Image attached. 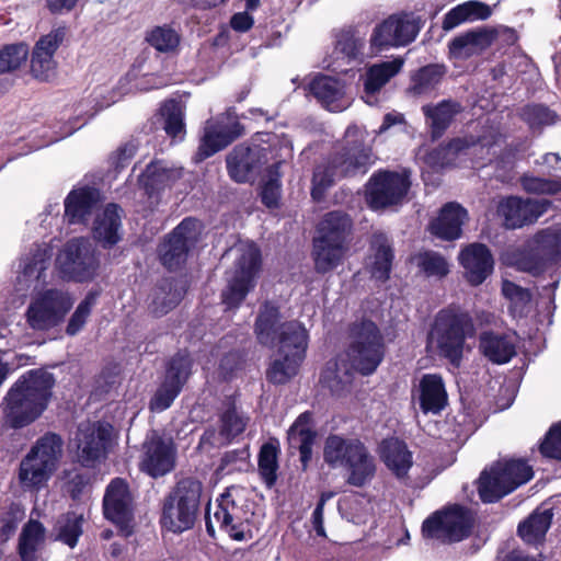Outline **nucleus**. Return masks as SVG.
<instances>
[{"mask_svg": "<svg viewBox=\"0 0 561 561\" xmlns=\"http://www.w3.org/2000/svg\"><path fill=\"white\" fill-rule=\"evenodd\" d=\"M335 171L342 179L365 175L375 163L371 147L357 128L348 127L344 144L329 154Z\"/></svg>", "mask_w": 561, "mask_h": 561, "instance_id": "obj_15", "label": "nucleus"}, {"mask_svg": "<svg viewBox=\"0 0 561 561\" xmlns=\"http://www.w3.org/2000/svg\"><path fill=\"white\" fill-rule=\"evenodd\" d=\"M227 147L228 146L225 144V135L219 134L206 122L203 128V136L201 137L199 145L194 156V161L202 162Z\"/></svg>", "mask_w": 561, "mask_h": 561, "instance_id": "obj_51", "label": "nucleus"}, {"mask_svg": "<svg viewBox=\"0 0 561 561\" xmlns=\"http://www.w3.org/2000/svg\"><path fill=\"white\" fill-rule=\"evenodd\" d=\"M141 451L139 469L153 479L168 474L175 467L173 443L156 432L145 439Z\"/></svg>", "mask_w": 561, "mask_h": 561, "instance_id": "obj_22", "label": "nucleus"}, {"mask_svg": "<svg viewBox=\"0 0 561 561\" xmlns=\"http://www.w3.org/2000/svg\"><path fill=\"white\" fill-rule=\"evenodd\" d=\"M519 118L528 126L533 133L541 134L546 127L554 125L559 115L543 103H528L524 105L518 113Z\"/></svg>", "mask_w": 561, "mask_h": 561, "instance_id": "obj_45", "label": "nucleus"}, {"mask_svg": "<svg viewBox=\"0 0 561 561\" xmlns=\"http://www.w3.org/2000/svg\"><path fill=\"white\" fill-rule=\"evenodd\" d=\"M83 516L77 514L75 511H69L62 514L57 523V539L70 548H75L82 535Z\"/></svg>", "mask_w": 561, "mask_h": 561, "instance_id": "obj_49", "label": "nucleus"}, {"mask_svg": "<svg viewBox=\"0 0 561 561\" xmlns=\"http://www.w3.org/2000/svg\"><path fill=\"white\" fill-rule=\"evenodd\" d=\"M458 259L463 267L465 278L471 286L481 285L493 273L494 257L484 243L474 242L466 245Z\"/></svg>", "mask_w": 561, "mask_h": 561, "instance_id": "obj_24", "label": "nucleus"}, {"mask_svg": "<svg viewBox=\"0 0 561 561\" xmlns=\"http://www.w3.org/2000/svg\"><path fill=\"white\" fill-rule=\"evenodd\" d=\"M25 516L24 508L20 503L11 502L0 513V542L4 543L11 539Z\"/></svg>", "mask_w": 561, "mask_h": 561, "instance_id": "obj_55", "label": "nucleus"}, {"mask_svg": "<svg viewBox=\"0 0 561 561\" xmlns=\"http://www.w3.org/2000/svg\"><path fill=\"white\" fill-rule=\"evenodd\" d=\"M524 192L534 195H557L561 192V178L547 179L526 172L519 176Z\"/></svg>", "mask_w": 561, "mask_h": 561, "instance_id": "obj_52", "label": "nucleus"}, {"mask_svg": "<svg viewBox=\"0 0 561 561\" xmlns=\"http://www.w3.org/2000/svg\"><path fill=\"white\" fill-rule=\"evenodd\" d=\"M203 224L194 217L184 218L169 232L158 248L161 264L171 272L181 270L188 257V252L198 242Z\"/></svg>", "mask_w": 561, "mask_h": 561, "instance_id": "obj_13", "label": "nucleus"}, {"mask_svg": "<svg viewBox=\"0 0 561 561\" xmlns=\"http://www.w3.org/2000/svg\"><path fill=\"white\" fill-rule=\"evenodd\" d=\"M473 522L468 507L453 504L430 515L422 524V535L443 542H459L471 535Z\"/></svg>", "mask_w": 561, "mask_h": 561, "instance_id": "obj_12", "label": "nucleus"}, {"mask_svg": "<svg viewBox=\"0 0 561 561\" xmlns=\"http://www.w3.org/2000/svg\"><path fill=\"white\" fill-rule=\"evenodd\" d=\"M419 20L408 13H394L377 23L369 37V49L378 55L390 48L405 47L417 36Z\"/></svg>", "mask_w": 561, "mask_h": 561, "instance_id": "obj_14", "label": "nucleus"}, {"mask_svg": "<svg viewBox=\"0 0 561 561\" xmlns=\"http://www.w3.org/2000/svg\"><path fill=\"white\" fill-rule=\"evenodd\" d=\"M468 219L469 214L463 206L457 202H448L431 221L430 231L438 239L454 241L461 237L462 226Z\"/></svg>", "mask_w": 561, "mask_h": 561, "instance_id": "obj_28", "label": "nucleus"}, {"mask_svg": "<svg viewBox=\"0 0 561 561\" xmlns=\"http://www.w3.org/2000/svg\"><path fill=\"white\" fill-rule=\"evenodd\" d=\"M341 368L337 360L328 362L320 375V382L328 388L332 394L340 396L346 386L352 382L353 374L345 369L343 376L340 375Z\"/></svg>", "mask_w": 561, "mask_h": 561, "instance_id": "obj_53", "label": "nucleus"}, {"mask_svg": "<svg viewBox=\"0 0 561 561\" xmlns=\"http://www.w3.org/2000/svg\"><path fill=\"white\" fill-rule=\"evenodd\" d=\"M271 149L257 144L241 142L226 156V169L229 178L239 184L255 180L262 168L268 162Z\"/></svg>", "mask_w": 561, "mask_h": 561, "instance_id": "obj_20", "label": "nucleus"}, {"mask_svg": "<svg viewBox=\"0 0 561 561\" xmlns=\"http://www.w3.org/2000/svg\"><path fill=\"white\" fill-rule=\"evenodd\" d=\"M56 265L64 279L82 283L94 277L99 262L88 240L73 238L64 245Z\"/></svg>", "mask_w": 561, "mask_h": 561, "instance_id": "obj_17", "label": "nucleus"}, {"mask_svg": "<svg viewBox=\"0 0 561 561\" xmlns=\"http://www.w3.org/2000/svg\"><path fill=\"white\" fill-rule=\"evenodd\" d=\"M416 265L426 277L444 278L449 272V263L439 252L424 250L415 255Z\"/></svg>", "mask_w": 561, "mask_h": 561, "instance_id": "obj_50", "label": "nucleus"}, {"mask_svg": "<svg viewBox=\"0 0 561 561\" xmlns=\"http://www.w3.org/2000/svg\"><path fill=\"white\" fill-rule=\"evenodd\" d=\"M422 112L430 128L432 139L437 140L450 127L455 117L462 112V105L456 100L446 99L437 104L423 105Z\"/></svg>", "mask_w": 561, "mask_h": 561, "instance_id": "obj_33", "label": "nucleus"}, {"mask_svg": "<svg viewBox=\"0 0 561 561\" xmlns=\"http://www.w3.org/2000/svg\"><path fill=\"white\" fill-rule=\"evenodd\" d=\"M187 291L186 283L176 277H163L156 284L148 305L150 314L161 318L176 308Z\"/></svg>", "mask_w": 561, "mask_h": 561, "instance_id": "obj_26", "label": "nucleus"}, {"mask_svg": "<svg viewBox=\"0 0 561 561\" xmlns=\"http://www.w3.org/2000/svg\"><path fill=\"white\" fill-rule=\"evenodd\" d=\"M494 38V32L486 27L471 28L455 36L448 50L455 58H468L490 47Z\"/></svg>", "mask_w": 561, "mask_h": 561, "instance_id": "obj_34", "label": "nucleus"}, {"mask_svg": "<svg viewBox=\"0 0 561 561\" xmlns=\"http://www.w3.org/2000/svg\"><path fill=\"white\" fill-rule=\"evenodd\" d=\"M551 510H535L527 518L518 524L517 535L526 542L536 545L546 537L552 523Z\"/></svg>", "mask_w": 561, "mask_h": 561, "instance_id": "obj_42", "label": "nucleus"}, {"mask_svg": "<svg viewBox=\"0 0 561 561\" xmlns=\"http://www.w3.org/2000/svg\"><path fill=\"white\" fill-rule=\"evenodd\" d=\"M350 343L345 351L351 369L362 376L373 375L386 355L383 335L370 319L363 318L351 323Z\"/></svg>", "mask_w": 561, "mask_h": 561, "instance_id": "obj_5", "label": "nucleus"}, {"mask_svg": "<svg viewBox=\"0 0 561 561\" xmlns=\"http://www.w3.org/2000/svg\"><path fill=\"white\" fill-rule=\"evenodd\" d=\"M100 201L96 188L83 186L73 188L65 198V216L69 224H81L92 214Z\"/></svg>", "mask_w": 561, "mask_h": 561, "instance_id": "obj_35", "label": "nucleus"}, {"mask_svg": "<svg viewBox=\"0 0 561 561\" xmlns=\"http://www.w3.org/2000/svg\"><path fill=\"white\" fill-rule=\"evenodd\" d=\"M276 343L278 354H290L298 360H304L308 347V332L298 321H287L280 324Z\"/></svg>", "mask_w": 561, "mask_h": 561, "instance_id": "obj_37", "label": "nucleus"}, {"mask_svg": "<svg viewBox=\"0 0 561 561\" xmlns=\"http://www.w3.org/2000/svg\"><path fill=\"white\" fill-rule=\"evenodd\" d=\"M220 435L227 438H234L245 430V423L238 415L234 407L228 408L220 415Z\"/></svg>", "mask_w": 561, "mask_h": 561, "instance_id": "obj_64", "label": "nucleus"}, {"mask_svg": "<svg viewBox=\"0 0 561 561\" xmlns=\"http://www.w3.org/2000/svg\"><path fill=\"white\" fill-rule=\"evenodd\" d=\"M94 304L95 295L93 293H89L71 314L66 327L67 335L73 336L83 329Z\"/></svg>", "mask_w": 561, "mask_h": 561, "instance_id": "obj_60", "label": "nucleus"}, {"mask_svg": "<svg viewBox=\"0 0 561 561\" xmlns=\"http://www.w3.org/2000/svg\"><path fill=\"white\" fill-rule=\"evenodd\" d=\"M534 477L533 467L525 459L496 461L489 471L481 472L478 493L483 503H495Z\"/></svg>", "mask_w": 561, "mask_h": 561, "instance_id": "obj_9", "label": "nucleus"}, {"mask_svg": "<svg viewBox=\"0 0 561 561\" xmlns=\"http://www.w3.org/2000/svg\"><path fill=\"white\" fill-rule=\"evenodd\" d=\"M279 308L270 301H265L260 308L254 322V333L259 344L274 347L280 331Z\"/></svg>", "mask_w": 561, "mask_h": 561, "instance_id": "obj_38", "label": "nucleus"}, {"mask_svg": "<svg viewBox=\"0 0 561 561\" xmlns=\"http://www.w3.org/2000/svg\"><path fill=\"white\" fill-rule=\"evenodd\" d=\"M261 270V250L252 244L236 259L232 274L221 291V302L228 310L240 308L247 296L255 288Z\"/></svg>", "mask_w": 561, "mask_h": 561, "instance_id": "obj_10", "label": "nucleus"}, {"mask_svg": "<svg viewBox=\"0 0 561 561\" xmlns=\"http://www.w3.org/2000/svg\"><path fill=\"white\" fill-rule=\"evenodd\" d=\"M194 359L186 348L175 352L164 364V371L157 390L149 401L152 412L169 409L182 392L193 374Z\"/></svg>", "mask_w": 561, "mask_h": 561, "instance_id": "obj_11", "label": "nucleus"}, {"mask_svg": "<svg viewBox=\"0 0 561 561\" xmlns=\"http://www.w3.org/2000/svg\"><path fill=\"white\" fill-rule=\"evenodd\" d=\"M552 205L549 199L523 198L511 195L500 201L497 214L507 229H518L538 220Z\"/></svg>", "mask_w": 561, "mask_h": 561, "instance_id": "obj_21", "label": "nucleus"}, {"mask_svg": "<svg viewBox=\"0 0 561 561\" xmlns=\"http://www.w3.org/2000/svg\"><path fill=\"white\" fill-rule=\"evenodd\" d=\"M539 453L545 458L561 460V422L550 426L539 445Z\"/></svg>", "mask_w": 561, "mask_h": 561, "instance_id": "obj_61", "label": "nucleus"}, {"mask_svg": "<svg viewBox=\"0 0 561 561\" xmlns=\"http://www.w3.org/2000/svg\"><path fill=\"white\" fill-rule=\"evenodd\" d=\"M512 264L534 276L561 262V228L539 230L520 248L511 253Z\"/></svg>", "mask_w": 561, "mask_h": 561, "instance_id": "obj_8", "label": "nucleus"}, {"mask_svg": "<svg viewBox=\"0 0 561 561\" xmlns=\"http://www.w3.org/2000/svg\"><path fill=\"white\" fill-rule=\"evenodd\" d=\"M56 379L44 369H31L18 378L4 397L5 422L11 428H23L35 422L47 409Z\"/></svg>", "mask_w": 561, "mask_h": 561, "instance_id": "obj_1", "label": "nucleus"}, {"mask_svg": "<svg viewBox=\"0 0 561 561\" xmlns=\"http://www.w3.org/2000/svg\"><path fill=\"white\" fill-rule=\"evenodd\" d=\"M27 56L28 46L24 43L9 44L0 48V95L12 87V80L3 76L19 69Z\"/></svg>", "mask_w": 561, "mask_h": 561, "instance_id": "obj_43", "label": "nucleus"}, {"mask_svg": "<svg viewBox=\"0 0 561 561\" xmlns=\"http://www.w3.org/2000/svg\"><path fill=\"white\" fill-rule=\"evenodd\" d=\"M148 44L161 53L174 50L180 44V35L169 25L154 26L147 33Z\"/></svg>", "mask_w": 561, "mask_h": 561, "instance_id": "obj_56", "label": "nucleus"}, {"mask_svg": "<svg viewBox=\"0 0 561 561\" xmlns=\"http://www.w3.org/2000/svg\"><path fill=\"white\" fill-rule=\"evenodd\" d=\"M181 176L179 169L168 168L162 161L154 160L138 176V186L148 199L159 201L161 193L172 187Z\"/></svg>", "mask_w": 561, "mask_h": 561, "instance_id": "obj_27", "label": "nucleus"}, {"mask_svg": "<svg viewBox=\"0 0 561 561\" xmlns=\"http://www.w3.org/2000/svg\"><path fill=\"white\" fill-rule=\"evenodd\" d=\"M77 442L78 462L84 468H94L106 458L111 444V432L101 423L89 424L79 428Z\"/></svg>", "mask_w": 561, "mask_h": 561, "instance_id": "obj_23", "label": "nucleus"}, {"mask_svg": "<svg viewBox=\"0 0 561 561\" xmlns=\"http://www.w3.org/2000/svg\"><path fill=\"white\" fill-rule=\"evenodd\" d=\"M404 60L401 57L390 61H381L370 66L366 71L364 80V92L366 95L378 93L393 77L402 69Z\"/></svg>", "mask_w": 561, "mask_h": 561, "instance_id": "obj_41", "label": "nucleus"}, {"mask_svg": "<svg viewBox=\"0 0 561 561\" xmlns=\"http://www.w3.org/2000/svg\"><path fill=\"white\" fill-rule=\"evenodd\" d=\"M323 460L332 469H343L345 482L355 488L368 485L377 472L375 457L357 437L330 434L324 440Z\"/></svg>", "mask_w": 561, "mask_h": 561, "instance_id": "obj_2", "label": "nucleus"}, {"mask_svg": "<svg viewBox=\"0 0 561 561\" xmlns=\"http://www.w3.org/2000/svg\"><path fill=\"white\" fill-rule=\"evenodd\" d=\"M476 324L468 311L444 308L435 317L432 334L444 358L458 366L463 357L466 340L476 335Z\"/></svg>", "mask_w": 561, "mask_h": 561, "instance_id": "obj_6", "label": "nucleus"}, {"mask_svg": "<svg viewBox=\"0 0 561 561\" xmlns=\"http://www.w3.org/2000/svg\"><path fill=\"white\" fill-rule=\"evenodd\" d=\"M214 517L220 529L225 530L233 540H244L249 529L247 512L236 503L227 491L217 499V508Z\"/></svg>", "mask_w": 561, "mask_h": 561, "instance_id": "obj_25", "label": "nucleus"}, {"mask_svg": "<svg viewBox=\"0 0 561 561\" xmlns=\"http://www.w3.org/2000/svg\"><path fill=\"white\" fill-rule=\"evenodd\" d=\"M410 172L380 169L366 184V201L371 209H385L401 204L411 187Z\"/></svg>", "mask_w": 561, "mask_h": 561, "instance_id": "obj_16", "label": "nucleus"}, {"mask_svg": "<svg viewBox=\"0 0 561 561\" xmlns=\"http://www.w3.org/2000/svg\"><path fill=\"white\" fill-rule=\"evenodd\" d=\"M312 416L311 411L302 412L287 431L289 448L299 451V461L304 471L311 462L312 447L317 438V432L311 427Z\"/></svg>", "mask_w": 561, "mask_h": 561, "instance_id": "obj_29", "label": "nucleus"}, {"mask_svg": "<svg viewBox=\"0 0 561 561\" xmlns=\"http://www.w3.org/2000/svg\"><path fill=\"white\" fill-rule=\"evenodd\" d=\"M378 450L381 461L397 479L408 478L413 455L403 439L396 436L383 438Z\"/></svg>", "mask_w": 561, "mask_h": 561, "instance_id": "obj_30", "label": "nucleus"}, {"mask_svg": "<svg viewBox=\"0 0 561 561\" xmlns=\"http://www.w3.org/2000/svg\"><path fill=\"white\" fill-rule=\"evenodd\" d=\"M419 405L424 414H440L448 404V394L440 375L425 374L419 383Z\"/></svg>", "mask_w": 561, "mask_h": 561, "instance_id": "obj_31", "label": "nucleus"}, {"mask_svg": "<svg viewBox=\"0 0 561 561\" xmlns=\"http://www.w3.org/2000/svg\"><path fill=\"white\" fill-rule=\"evenodd\" d=\"M280 357L274 359L266 369V380L272 385H285L289 382L299 371L304 360L294 358L290 354H278Z\"/></svg>", "mask_w": 561, "mask_h": 561, "instance_id": "obj_46", "label": "nucleus"}, {"mask_svg": "<svg viewBox=\"0 0 561 561\" xmlns=\"http://www.w3.org/2000/svg\"><path fill=\"white\" fill-rule=\"evenodd\" d=\"M342 180L335 171L330 157L323 163L318 164L311 180V197L314 202H321L325 197L327 191L332 187L336 181Z\"/></svg>", "mask_w": 561, "mask_h": 561, "instance_id": "obj_48", "label": "nucleus"}, {"mask_svg": "<svg viewBox=\"0 0 561 561\" xmlns=\"http://www.w3.org/2000/svg\"><path fill=\"white\" fill-rule=\"evenodd\" d=\"M479 351L491 363L497 365L508 363L516 355L515 344L510 336L492 330L480 333Z\"/></svg>", "mask_w": 561, "mask_h": 561, "instance_id": "obj_36", "label": "nucleus"}, {"mask_svg": "<svg viewBox=\"0 0 561 561\" xmlns=\"http://www.w3.org/2000/svg\"><path fill=\"white\" fill-rule=\"evenodd\" d=\"M202 496L203 483L197 478L178 480L163 497L161 527L174 534L192 529L201 513Z\"/></svg>", "mask_w": 561, "mask_h": 561, "instance_id": "obj_4", "label": "nucleus"}, {"mask_svg": "<svg viewBox=\"0 0 561 561\" xmlns=\"http://www.w3.org/2000/svg\"><path fill=\"white\" fill-rule=\"evenodd\" d=\"M309 91L325 108L341 110L339 102L343 99L345 91L344 84L339 79L319 75L310 82Z\"/></svg>", "mask_w": 561, "mask_h": 561, "instance_id": "obj_40", "label": "nucleus"}, {"mask_svg": "<svg viewBox=\"0 0 561 561\" xmlns=\"http://www.w3.org/2000/svg\"><path fill=\"white\" fill-rule=\"evenodd\" d=\"M210 124L219 134L225 135V144L231 145L236 139L240 138L244 134V126L240 123L238 117L229 111L219 115L216 118H209L206 121Z\"/></svg>", "mask_w": 561, "mask_h": 561, "instance_id": "obj_58", "label": "nucleus"}, {"mask_svg": "<svg viewBox=\"0 0 561 561\" xmlns=\"http://www.w3.org/2000/svg\"><path fill=\"white\" fill-rule=\"evenodd\" d=\"M44 534V527L38 520H30L22 529L19 539V554L22 561H34L36 545Z\"/></svg>", "mask_w": 561, "mask_h": 561, "instance_id": "obj_54", "label": "nucleus"}, {"mask_svg": "<svg viewBox=\"0 0 561 561\" xmlns=\"http://www.w3.org/2000/svg\"><path fill=\"white\" fill-rule=\"evenodd\" d=\"M280 443L277 437H270L257 453V473L266 488H273L278 479Z\"/></svg>", "mask_w": 561, "mask_h": 561, "instance_id": "obj_39", "label": "nucleus"}, {"mask_svg": "<svg viewBox=\"0 0 561 561\" xmlns=\"http://www.w3.org/2000/svg\"><path fill=\"white\" fill-rule=\"evenodd\" d=\"M446 67L439 64H428L411 75L409 92L423 95L432 92L443 80Z\"/></svg>", "mask_w": 561, "mask_h": 561, "instance_id": "obj_44", "label": "nucleus"}, {"mask_svg": "<svg viewBox=\"0 0 561 561\" xmlns=\"http://www.w3.org/2000/svg\"><path fill=\"white\" fill-rule=\"evenodd\" d=\"M373 248L374 261L370 266V275L374 279L385 283L390 278L394 253L386 238L377 239Z\"/></svg>", "mask_w": 561, "mask_h": 561, "instance_id": "obj_47", "label": "nucleus"}, {"mask_svg": "<svg viewBox=\"0 0 561 561\" xmlns=\"http://www.w3.org/2000/svg\"><path fill=\"white\" fill-rule=\"evenodd\" d=\"M31 72L33 77L39 81L48 82L56 75V62L53 57H47L42 54L32 53L31 58Z\"/></svg>", "mask_w": 561, "mask_h": 561, "instance_id": "obj_63", "label": "nucleus"}, {"mask_svg": "<svg viewBox=\"0 0 561 561\" xmlns=\"http://www.w3.org/2000/svg\"><path fill=\"white\" fill-rule=\"evenodd\" d=\"M71 307L67 294L56 288L46 289L28 305L26 322L35 331H48L64 321Z\"/></svg>", "mask_w": 561, "mask_h": 561, "instance_id": "obj_18", "label": "nucleus"}, {"mask_svg": "<svg viewBox=\"0 0 561 561\" xmlns=\"http://www.w3.org/2000/svg\"><path fill=\"white\" fill-rule=\"evenodd\" d=\"M137 151L138 145L134 140L127 141L111 153L108 165L114 172L119 173L130 164Z\"/></svg>", "mask_w": 561, "mask_h": 561, "instance_id": "obj_62", "label": "nucleus"}, {"mask_svg": "<svg viewBox=\"0 0 561 561\" xmlns=\"http://www.w3.org/2000/svg\"><path fill=\"white\" fill-rule=\"evenodd\" d=\"M123 209L115 203L107 204L103 211L99 214L94 220L92 233L96 242L102 248L111 249L116 245L122 237L119 229L122 227Z\"/></svg>", "mask_w": 561, "mask_h": 561, "instance_id": "obj_32", "label": "nucleus"}, {"mask_svg": "<svg viewBox=\"0 0 561 561\" xmlns=\"http://www.w3.org/2000/svg\"><path fill=\"white\" fill-rule=\"evenodd\" d=\"M104 517L115 524L119 535L128 538L134 534V499L128 482L114 478L103 496Z\"/></svg>", "mask_w": 561, "mask_h": 561, "instance_id": "obj_19", "label": "nucleus"}, {"mask_svg": "<svg viewBox=\"0 0 561 561\" xmlns=\"http://www.w3.org/2000/svg\"><path fill=\"white\" fill-rule=\"evenodd\" d=\"M353 219L342 210H331L317 226L313 239L312 260L314 271L324 275L336 268L350 249L353 234Z\"/></svg>", "mask_w": 561, "mask_h": 561, "instance_id": "obj_3", "label": "nucleus"}, {"mask_svg": "<svg viewBox=\"0 0 561 561\" xmlns=\"http://www.w3.org/2000/svg\"><path fill=\"white\" fill-rule=\"evenodd\" d=\"M364 38L353 28L342 30L336 35L335 50L348 60H356L363 55Z\"/></svg>", "mask_w": 561, "mask_h": 561, "instance_id": "obj_57", "label": "nucleus"}, {"mask_svg": "<svg viewBox=\"0 0 561 561\" xmlns=\"http://www.w3.org/2000/svg\"><path fill=\"white\" fill-rule=\"evenodd\" d=\"M64 440L60 435L47 432L41 436L22 459L19 480L28 489H39L57 470L62 456Z\"/></svg>", "mask_w": 561, "mask_h": 561, "instance_id": "obj_7", "label": "nucleus"}, {"mask_svg": "<svg viewBox=\"0 0 561 561\" xmlns=\"http://www.w3.org/2000/svg\"><path fill=\"white\" fill-rule=\"evenodd\" d=\"M162 115L164 116L163 128L168 136L175 138L185 131L183 113L176 101L167 102L162 107Z\"/></svg>", "mask_w": 561, "mask_h": 561, "instance_id": "obj_59", "label": "nucleus"}]
</instances>
